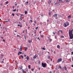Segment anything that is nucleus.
Wrapping results in <instances>:
<instances>
[{"instance_id": "obj_1", "label": "nucleus", "mask_w": 73, "mask_h": 73, "mask_svg": "<svg viewBox=\"0 0 73 73\" xmlns=\"http://www.w3.org/2000/svg\"><path fill=\"white\" fill-rule=\"evenodd\" d=\"M69 23L66 22L65 23H64L63 26H64V27H68V26H69Z\"/></svg>"}, {"instance_id": "obj_2", "label": "nucleus", "mask_w": 73, "mask_h": 73, "mask_svg": "<svg viewBox=\"0 0 73 73\" xmlns=\"http://www.w3.org/2000/svg\"><path fill=\"white\" fill-rule=\"evenodd\" d=\"M42 66L43 68H45L46 66V63H43L42 62Z\"/></svg>"}, {"instance_id": "obj_3", "label": "nucleus", "mask_w": 73, "mask_h": 73, "mask_svg": "<svg viewBox=\"0 0 73 73\" xmlns=\"http://www.w3.org/2000/svg\"><path fill=\"white\" fill-rule=\"evenodd\" d=\"M57 14H55L53 15V17H56V19H58V17H57Z\"/></svg>"}, {"instance_id": "obj_4", "label": "nucleus", "mask_w": 73, "mask_h": 73, "mask_svg": "<svg viewBox=\"0 0 73 73\" xmlns=\"http://www.w3.org/2000/svg\"><path fill=\"white\" fill-rule=\"evenodd\" d=\"M62 61V59L61 58L58 59L57 61V63H58V62H60V61Z\"/></svg>"}, {"instance_id": "obj_5", "label": "nucleus", "mask_w": 73, "mask_h": 73, "mask_svg": "<svg viewBox=\"0 0 73 73\" xmlns=\"http://www.w3.org/2000/svg\"><path fill=\"white\" fill-rule=\"evenodd\" d=\"M69 36H70V39H72V38H73V34H72L71 35H70H70H69Z\"/></svg>"}, {"instance_id": "obj_6", "label": "nucleus", "mask_w": 73, "mask_h": 73, "mask_svg": "<svg viewBox=\"0 0 73 73\" xmlns=\"http://www.w3.org/2000/svg\"><path fill=\"white\" fill-rule=\"evenodd\" d=\"M68 33H69V35H73V34H72V32L70 30V29L69 30Z\"/></svg>"}, {"instance_id": "obj_7", "label": "nucleus", "mask_w": 73, "mask_h": 73, "mask_svg": "<svg viewBox=\"0 0 73 73\" xmlns=\"http://www.w3.org/2000/svg\"><path fill=\"white\" fill-rule=\"evenodd\" d=\"M69 0H65L64 1V3H69Z\"/></svg>"}, {"instance_id": "obj_8", "label": "nucleus", "mask_w": 73, "mask_h": 73, "mask_svg": "<svg viewBox=\"0 0 73 73\" xmlns=\"http://www.w3.org/2000/svg\"><path fill=\"white\" fill-rule=\"evenodd\" d=\"M38 56V55H35L33 57V58H34V59H35V58H36V57H37Z\"/></svg>"}, {"instance_id": "obj_9", "label": "nucleus", "mask_w": 73, "mask_h": 73, "mask_svg": "<svg viewBox=\"0 0 73 73\" xmlns=\"http://www.w3.org/2000/svg\"><path fill=\"white\" fill-rule=\"evenodd\" d=\"M51 2H52V1H50V0H48V4H49V5L50 4V3H51Z\"/></svg>"}, {"instance_id": "obj_10", "label": "nucleus", "mask_w": 73, "mask_h": 73, "mask_svg": "<svg viewBox=\"0 0 73 73\" xmlns=\"http://www.w3.org/2000/svg\"><path fill=\"white\" fill-rule=\"evenodd\" d=\"M23 68V67L22 66H21V67H19L18 68V69L19 70H21V69H22V68Z\"/></svg>"}, {"instance_id": "obj_11", "label": "nucleus", "mask_w": 73, "mask_h": 73, "mask_svg": "<svg viewBox=\"0 0 73 73\" xmlns=\"http://www.w3.org/2000/svg\"><path fill=\"white\" fill-rule=\"evenodd\" d=\"M57 48L59 49H60V45L58 44L57 46Z\"/></svg>"}, {"instance_id": "obj_12", "label": "nucleus", "mask_w": 73, "mask_h": 73, "mask_svg": "<svg viewBox=\"0 0 73 73\" xmlns=\"http://www.w3.org/2000/svg\"><path fill=\"white\" fill-rule=\"evenodd\" d=\"M32 42V39L31 40H28L29 43H31V42Z\"/></svg>"}, {"instance_id": "obj_13", "label": "nucleus", "mask_w": 73, "mask_h": 73, "mask_svg": "<svg viewBox=\"0 0 73 73\" xmlns=\"http://www.w3.org/2000/svg\"><path fill=\"white\" fill-rule=\"evenodd\" d=\"M60 30L58 31L57 32V35H59L60 34Z\"/></svg>"}, {"instance_id": "obj_14", "label": "nucleus", "mask_w": 73, "mask_h": 73, "mask_svg": "<svg viewBox=\"0 0 73 73\" xmlns=\"http://www.w3.org/2000/svg\"><path fill=\"white\" fill-rule=\"evenodd\" d=\"M22 72H23V73H26V71H24V70L22 69Z\"/></svg>"}, {"instance_id": "obj_15", "label": "nucleus", "mask_w": 73, "mask_h": 73, "mask_svg": "<svg viewBox=\"0 0 73 73\" xmlns=\"http://www.w3.org/2000/svg\"><path fill=\"white\" fill-rule=\"evenodd\" d=\"M20 54H22V52H21L20 51H19L18 52V55H20Z\"/></svg>"}, {"instance_id": "obj_16", "label": "nucleus", "mask_w": 73, "mask_h": 73, "mask_svg": "<svg viewBox=\"0 0 73 73\" xmlns=\"http://www.w3.org/2000/svg\"><path fill=\"white\" fill-rule=\"evenodd\" d=\"M25 58H26L27 60H29V57L28 56H27V57Z\"/></svg>"}, {"instance_id": "obj_17", "label": "nucleus", "mask_w": 73, "mask_h": 73, "mask_svg": "<svg viewBox=\"0 0 73 73\" xmlns=\"http://www.w3.org/2000/svg\"><path fill=\"white\" fill-rule=\"evenodd\" d=\"M17 37H19V38H21V36L18 35L17 36Z\"/></svg>"}, {"instance_id": "obj_18", "label": "nucleus", "mask_w": 73, "mask_h": 73, "mask_svg": "<svg viewBox=\"0 0 73 73\" xmlns=\"http://www.w3.org/2000/svg\"><path fill=\"white\" fill-rule=\"evenodd\" d=\"M4 56V55H3V54H1V58H3V57Z\"/></svg>"}, {"instance_id": "obj_19", "label": "nucleus", "mask_w": 73, "mask_h": 73, "mask_svg": "<svg viewBox=\"0 0 73 73\" xmlns=\"http://www.w3.org/2000/svg\"><path fill=\"white\" fill-rule=\"evenodd\" d=\"M70 17H71V15H70L68 17V19H70Z\"/></svg>"}, {"instance_id": "obj_20", "label": "nucleus", "mask_w": 73, "mask_h": 73, "mask_svg": "<svg viewBox=\"0 0 73 73\" xmlns=\"http://www.w3.org/2000/svg\"><path fill=\"white\" fill-rule=\"evenodd\" d=\"M25 15H26V14H27V13H28V12H27V11H25Z\"/></svg>"}, {"instance_id": "obj_21", "label": "nucleus", "mask_w": 73, "mask_h": 73, "mask_svg": "<svg viewBox=\"0 0 73 73\" xmlns=\"http://www.w3.org/2000/svg\"><path fill=\"white\" fill-rule=\"evenodd\" d=\"M28 68L29 69H31V66H30V65H29L28 66Z\"/></svg>"}, {"instance_id": "obj_22", "label": "nucleus", "mask_w": 73, "mask_h": 73, "mask_svg": "<svg viewBox=\"0 0 73 73\" xmlns=\"http://www.w3.org/2000/svg\"><path fill=\"white\" fill-rule=\"evenodd\" d=\"M20 49H19V50H20L21 51H22V50H22V48H21V46Z\"/></svg>"}, {"instance_id": "obj_23", "label": "nucleus", "mask_w": 73, "mask_h": 73, "mask_svg": "<svg viewBox=\"0 0 73 73\" xmlns=\"http://www.w3.org/2000/svg\"><path fill=\"white\" fill-rule=\"evenodd\" d=\"M64 68L65 70H66L67 69V68H66V66H65Z\"/></svg>"}, {"instance_id": "obj_24", "label": "nucleus", "mask_w": 73, "mask_h": 73, "mask_svg": "<svg viewBox=\"0 0 73 73\" xmlns=\"http://www.w3.org/2000/svg\"><path fill=\"white\" fill-rule=\"evenodd\" d=\"M57 35H55V39H57Z\"/></svg>"}, {"instance_id": "obj_25", "label": "nucleus", "mask_w": 73, "mask_h": 73, "mask_svg": "<svg viewBox=\"0 0 73 73\" xmlns=\"http://www.w3.org/2000/svg\"><path fill=\"white\" fill-rule=\"evenodd\" d=\"M13 12H16V9H15L13 10Z\"/></svg>"}, {"instance_id": "obj_26", "label": "nucleus", "mask_w": 73, "mask_h": 73, "mask_svg": "<svg viewBox=\"0 0 73 73\" xmlns=\"http://www.w3.org/2000/svg\"><path fill=\"white\" fill-rule=\"evenodd\" d=\"M59 31L61 33H63V32H62V30H60Z\"/></svg>"}, {"instance_id": "obj_27", "label": "nucleus", "mask_w": 73, "mask_h": 73, "mask_svg": "<svg viewBox=\"0 0 73 73\" xmlns=\"http://www.w3.org/2000/svg\"><path fill=\"white\" fill-rule=\"evenodd\" d=\"M47 63H48V64H49V60H47L46 62Z\"/></svg>"}, {"instance_id": "obj_28", "label": "nucleus", "mask_w": 73, "mask_h": 73, "mask_svg": "<svg viewBox=\"0 0 73 73\" xmlns=\"http://www.w3.org/2000/svg\"><path fill=\"white\" fill-rule=\"evenodd\" d=\"M27 49H28V48L27 47H25V51H26V50H27Z\"/></svg>"}, {"instance_id": "obj_29", "label": "nucleus", "mask_w": 73, "mask_h": 73, "mask_svg": "<svg viewBox=\"0 0 73 73\" xmlns=\"http://www.w3.org/2000/svg\"><path fill=\"white\" fill-rule=\"evenodd\" d=\"M47 58H48V59H50V56H48Z\"/></svg>"}, {"instance_id": "obj_30", "label": "nucleus", "mask_w": 73, "mask_h": 73, "mask_svg": "<svg viewBox=\"0 0 73 73\" xmlns=\"http://www.w3.org/2000/svg\"><path fill=\"white\" fill-rule=\"evenodd\" d=\"M8 3H9V2H8V1H7L5 2V4H8Z\"/></svg>"}, {"instance_id": "obj_31", "label": "nucleus", "mask_w": 73, "mask_h": 73, "mask_svg": "<svg viewBox=\"0 0 73 73\" xmlns=\"http://www.w3.org/2000/svg\"><path fill=\"white\" fill-rule=\"evenodd\" d=\"M23 57H24V56H23V55H21V58H23Z\"/></svg>"}, {"instance_id": "obj_32", "label": "nucleus", "mask_w": 73, "mask_h": 73, "mask_svg": "<svg viewBox=\"0 0 73 73\" xmlns=\"http://www.w3.org/2000/svg\"><path fill=\"white\" fill-rule=\"evenodd\" d=\"M41 49H43V50H45V48L44 47L42 48Z\"/></svg>"}, {"instance_id": "obj_33", "label": "nucleus", "mask_w": 73, "mask_h": 73, "mask_svg": "<svg viewBox=\"0 0 73 73\" xmlns=\"http://www.w3.org/2000/svg\"><path fill=\"white\" fill-rule=\"evenodd\" d=\"M49 40H50V42H51V41H52V39H49Z\"/></svg>"}, {"instance_id": "obj_34", "label": "nucleus", "mask_w": 73, "mask_h": 73, "mask_svg": "<svg viewBox=\"0 0 73 73\" xmlns=\"http://www.w3.org/2000/svg\"><path fill=\"white\" fill-rule=\"evenodd\" d=\"M61 38H64V36H61Z\"/></svg>"}, {"instance_id": "obj_35", "label": "nucleus", "mask_w": 73, "mask_h": 73, "mask_svg": "<svg viewBox=\"0 0 73 73\" xmlns=\"http://www.w3.org/2000/svg\"><path fill=\"white\" fill-rule=\"evenodd\" d=\"M40 36L41 37H42V38H43V37H44V36L43 35H40Z\"/></svg>"}, {"instance_id": "obj_36", "label": "nucleus", "mask_w": 73, "mask_h": 73, "mask_svg": "<svg viewBox=\"0 0 73 73\" xmlns=\"http://www.w3.org/2000/svg\"><path fill=\"white\" fill-rule=\"evenodd\" d=\"M19 27H20L21 28H22V27H23V26L21 25H19Z\"/></svg>"}, {"instance_id": "obj_37", "label": "nucleus", "mask_w": 73, "mask_h": 73, "mask_svg": "<svg viewBox=\"0 0 73 73\" xmlns=\"http://www.w3.org/2000/svg\"><path fill=\"white\" fill-rule=\"evenodd\" d=\"M59 3H61V0H59Z\"/></svg>"}, {"instance_id": "obj_38", "label": "nucleus", "mask_w": 73, "mask_h": 73, "mask_svg": "<svg viewBox=\"0 0 73 73\" xmlns=\"http://www.w3.org/2000/svg\"><path fill=\"white\" fill-rule=\"evenodd\" d=\"M29 21H30H30H31V23L33 22V21H32V20H30Z\"/></svg>"}, {"instance_id": "obj_39", "label": "nucleus", "mask_w": 73, "mask_h": 73, "mask_svg": "<svg viewBox=\"0 0 73 73\" xmlns=\"http://www.w3.org/2000/svg\"><path fill=\"white\" fill-rule=\"evenodd\" d=\"M30 19H32V16H30Z\"/></svg>"}, {"instance_id": "obj_40", "label": "nucleus", "mask_w": 73, "mask_h": 73, "mask_svg": "<svg viewBox=\"0 0 73 73\" xmlns=\"http://www.w3.org/2000/svg\"><path fill=\"white\" fill-rule=\"evenodd\" d=\"M12 15L13 16H15V14H14V13H13L12 14Z\"/></svg>"}, {"instance_id": "obj_41", "label": "nucleus", "mask_w": 73, "mask_h": 73, "mask_svg": "<svg viewBox=\"0 0 73 73\" xmlns=\"http://www.w3.org/2000/svg\"><path fill=\"white\" fill-rule=\"evenodd\" d=\"M19 20H20V21H21V20H23V19H21V18H20L19 19Z\"/></svg>"}, {"instance_id": "obj_42", "label": "nucleus", "mask_w": 73, "mask_h": 73, "mask_svg": "<svg viewBox=\"0 0 73 73\" xmlns=\"http://www.w3.org/2000/svg\"><path fill=\"white\" fill-rule=\"evenodd\" d=\"M34 23L35 24H36L37 23V22L36 21H34Z\"/></svg>"}, {"instance_id": "obj_43", "label": "nucleus", "mask_w": 73, "mask_h": 73, "mask_svg": "<svg viewBox=\"0 0 73 73\" xmlns=\"http://www.w3.org/2000/svg\"><path fill=\"white\" fill-rule=\"evenodd\" d=\"M31 70H32V71H33V70H34V69H31Z\"/></svg>"}, {"instance_id": "obj_44", "label": "nucleus", "mask_w": 73, "mask_h": 73, "mask_svg": "<svg viewBox=\"0 0 73 73\" xmlns=\"http://www.w3.org/2000/svg\"><path fill=\"white\" fill-rule=\"evenodd\" d=\"M59 68H60V69H62L61 68V66H59Z\"/></svg>"}, {"instance_id": "obj_45", "label": "nucleus", "mask_w": 73, "mask_h": 73, "mask_svg": "<svg viewBox=\"0 0 73 73\" xmlns=\"http://www.w3.org/2000/svg\"><path fill=\"white\" fill-rule=\"evenodd\" d=\"M73 52H71V55H73Z\"/></svg>"}, {"instance_id": "obj_46", "label": "nucleus", "mask_w": 73, "mask_h": 73, "mask_svg": "<svg viewBox=\"0 0 73 73\" xmlns=\"http://www.w3.org/2000/svg\"><path fill=\"white\" fill-rule=\"evenodd\" d=\"M16 15H17V16H19V15H18V14H17V13L16 14Z\"/></svg>"}, {"instance_id": "obj_47", "label": "nucleus", "mask_w": 73, "mask_h": 73, "mask_svg": "<svg viewBox=\"0 0 73 73\" xmlns=\"http://www.w3.org/2000/svg\"><path fill=\"white\" fill-rule=\"evenodd\" d=\"M9 21V20H8V21H5V23H6L7 22H8V21Z\"/></svg>"}, {"instance_id": "obj_48", "label": "nucleus", "mask_w": 73, "mask_h": 73, "mask_svg": "<svg viewBox=\"0 0 73 73\" xmlns=\"http://www.w3.org/2000/svg\"><path fill=\"white\" fill-rule=\"evenodd\" d=\"M38 64H40V60H39V61Z\"/></svg>"}, {"instance_id": "obj_49", "label": "nucleus", "mask_w": 73, "mask_h": 73, "mask_svg": "<svg viewBox=\"0 0 73 73\" xmlns=\"http://www.w3.org/2000/svg\"><path fill=\"white\" fill-rule=\"evenodd\" d=\"M60 5V3L57 4V5L58 6V5Z\"/></svg>"}, {"instance_id": "obj_50", "label": "nucleus", "mask_w": 73, "mask_h": 73, "mask_svg": "<svg viewBox=\"0 0 73 73\" xmlns=\"http://www.w3.org/2000/svg\"><path fill=\"white\" fill-rule=\"evenodd\" d=\"M3 41H4V42H5V40L4 39H3Z\"/></svg>"}, {"instance_id": "obj_51", "label": "nucleus", "mask_w": 73, "mask_h": 73, "mask_svg": "<svg viewBox=\"0 0 73 73\" xmlns=\"http://www.w3.org/2000/svg\"><path fill=\"white\" fill-rule=\"evenodd\" d=\"M24 37H25V39L26 40V36L25 35H24Z\"/></svg>"}, {"instance_id": "obj_52", "label": "nucleus", "mask_w": 73, "mask_h": 73, "mask_svg": "<svg viewBox=\"0 0 73 73\" xmlns=\"http://www.w3.org/2000/svg\"><path fill=\"white\" fill-rule=\"evenodd\" d=\"M38 27H36L35 28V29H38Z\"/></svg>"}, {"instance_id": "obj_53", "label": "nucleus", "mask_w": 73, "mask_h": 73, "mask_svg": "<svg viewBox=\"0 0 73 73\" xmlns=\"http://www.w3.org/2000/svg\"><path fill=\"white\" fill-rule=\"evenodd\" d=\"M41 32H42V31H40L39 33H40V34H41Z\"/></svg>"}, {"instance_id": "obj_54", "label": "nucleus", "mask_w": 73, "mask_h": 73, "mask_svg": "<svg viewBox=\"0 0 73 73\" xmlns=\"http://www.w3.org/2000/svg\"><path fill=\"white\" fill-rule=\"evenodd\" d=\"M61 3H63V0H61Z\"/></svg>"}, {"instance_id": "obj_55", "label": "nucleus", "mask_w": 73, "mask_h": 73, "mask_svg": "<svg viewBox=\"0 0 73 73\" xmlns=\"http://www.w3.org/2000/svg\"><path fill=\"white\" fill-rule=\"evenodd\" d=\"M40 24H41V25H42V23H40Z\"/></svg>"}, {"instance_id": "obj_56", "label": "nucleus", "mask_w": 73, "mask_h": 73, "mask_svg": "<svg viewBox=\"0 0 73 73\" xmlns=\"http://www.w3.org/2000/svg\"><path fill=\"white\" fill-rule=\"evenodd\" d=\"M23 21L24 22H25V20H23Z\"/></svg>"}, {"instance_id": "obj_57", "label": "nucleus", "mask_w": 73, "mask_h": 73, "mask_svg": "<svg viewBox=\"0 0 73 73\" xmlns=\"http://www.w3.org/2000/svg\"><path fill=\"white\" fill-rule=\"evenodd\" d=\"M26 71H27V72H28V70L27 69L26 70Z\"/></svg>"}, {"instance_id": "obj_58", "label": "nucleus", "mask_w": 73, "mask_h": 73, "mask_svg": "<svg viewBox=\"0 0 73 73\" xmlns=\"http://www.w3.org/2000/svg\"><path fill=\"white\" fill-rule=\"evenodd\" d=\"M50 13H51L50 12L48 14H49V15H50Z\"/></svg>"}, {"instance_id": "obj_59", "label": "nucleus", "mask_w": 73, "mask_h": 73, "mask_svg": "<svg viewBox=\"0 0 73 73\" xmlns=\"http://www.w3.org/2000/svg\"><path fill=\"white\" fill-rule=\"evenodd\" d=\"M49 20L48 19L47 20V22H49Z\"/></svg>"}, {"instance_id": "obj_60", "label": "nucleus", "mask_w": 73, "mask_h": 73, "mask_svg": "<svg viewBox=\"0 0 73 73\" xmlns=\"http://www.w3.org/2000/svg\"><path fill=\"white\" fill-rule=\"evenodd\" d=\"M1 62L2 63H4V61H2V62Z\"/></svg>"}, {"instance_id": "obj_61", "label": "nucleus", "mask_w": 73, "mask_h": 73, "mask_svg": "<svg viewBox=\"0 0 73 73\" xmlns=\"http://www.w3.org/2000/svg\"><path fill=\"white\" fill-rule=\"evenodd\" d=\"M1 38H2V39H3V37H1Z\"/></svg>"}, {"instance_id": "obj_62", "label": "nucleus", "mask_w": 73, "mask_h": 73, "mask_svg": "<svg viewBox=\"0 0 73 73\" xmlns=\"http://www.w3.org/2000/svg\"><path fill=\"white\" fill-rule=\"evenodd\" d=\"M24 16V15H23V14H21V16Z\"/></svg>"}, {"instance_id": "obj_63", "label": "nucleus", "mask_w": 73, "mask_h": 73, "mask_svg": "<svg viewBox=\"0 0 73 73\" xmlns=\"http://www.w3.org/2000/svg\"><path fill=\"white\" fill-rule=\"evenodd\" d=\"M15 6H17V3L15 4Z\"/></svg>"}, {"instance_id": "obj_64", "label": "nucleus", "mask_w": 73, "mask_h": 73, "mask_svg": "<svg viewBox=\"0 0 73 73\" xmlns=\"http://www.w3.org/2000/svg\"><path fill=\"white\" fill-rule=\"evenodd\" d=\"M13 8H15V6H13Z\"/></svg>"}]
</instances>
